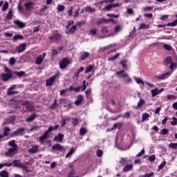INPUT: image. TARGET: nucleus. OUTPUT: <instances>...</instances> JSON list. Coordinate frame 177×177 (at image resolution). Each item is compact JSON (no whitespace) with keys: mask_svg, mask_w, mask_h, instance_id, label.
Here are the masks:
<instances>
[{"mask_svg":"<svg viewBox=\"0 0 177 177\" xmlns=\"http://www.w3.org/2000/svg\"><path fill=\"white\" fill-rule=\"evenodd\" d=\"M13 167H16L17 168H21V169H23V171H26L27 174L28 172H31V170H30V167L28 165H31V162H25L24 163L20 162V160H15L12 162Z\"/></svg>","mask_w":177,"mask_h":177,"instance_id":"nucleus-1","label":"nucleus"},{"mask_svg":"<svg viewBox=\"0 0 177 177\" xmlns=\"http://www.w3.org/2000/svg\"><path fill=\"white\" fill-rule=\"evenodd\" d=\"M4 71L6 73H2L1 75V78L4 82H8V81L13 77V71L9 69L6 66H4Z\"/></svg>","mask_w":177,"mask_h":177,"instance_id":"nucleus-2","label":"nucleus"},{"mask_svg":"<svg viewBox=\"0 0 177 177\" xmlns=\"http://www.w3.org/2000/svg\"><path fill=\"white\" fill-rule=\"evenodd\" d=\"M49 40L52 41L53 42H56V41H60L62 39V35L59 34L57 30H55L54 34L50 37H48Z\"/></svg>","mask_w":177,"mask_h":177,"instance_id":"nucleus-3","label":"nucleus"},{"mask_svg":"<svg viewBox=\"0 0 177 177\" xmlns=\"http://www.w3.org/2000/svg\"><path fill=\"white\" fill-rule=\"evenodd\" d=\"M71 60L67 59V58H63L59 62V67L63 70L64 68H66L68 66V64H71Z\"/></svg>","mask_w":177,"mask_h":177,"instance_id":"nucleus-4","label":"nucleus"},{"mask_svg":"<svg viewBox=\"0 0 177 177\" xmlns=\"http://www.w3.org/2000/svg\"><path fill=\"white\" fill-rule=\"evenodd\" d=\"M23 106L26 107L27 111H34V105L30 101H26L23 103Z\"/></svg>","mask_w":177,"mask_h":177,"instance_id":"nucleus-5","label":"nucleus"},{"mask_svg":"<svg viewBox=\"0 0 177 177\" xmlns=\"http://www.w3.org/2000/svg\"><path fill=\"white\" fill-rule=\"evenodd\" d=\"M30 154H37L39 151V146L38 145H32V147L28 150Z\"/></svg>","mask_w":177,"mask_h":177,"instance_id":"nucleus-6","label":"nucleus"},{"mask_svg":"<svg viewBox=\"0 0 177 177\" xmlns=\"http://www.w3.org/2000/svg\"><path fill=\"white\" fill-rule=\"evenodd\" d=\"M17 152V148H9L7 151H6V156L7 157H12L15 156Z\"/></svg>","mask_w":177,"mask_h":177,"instance_id":"nucleus-7","label":"nucleus"},{"mask_svg":"<svg viewBox=\"0 0 177 177\" xmlns=\"http://www.w3.org/2000/svg\"><path fill=\"white\" fill-rule=\"evenodd\" d=\"M15 89H16V84H14L12 86H10L9 88H8L7 95H8V96L16 95V93H17V91H15Z\"/></svg>","mask_w":177,"mask_h":177,"instance_id":"nucleus-8","label":"nucleus"},{"mask_svg":"<svg viewBox=\"0 0 177 177\" xmlns=\"http://www.w3.org/2000/svg\"><path fill=\"white\" fill-rule=\"evenodd\" d=\"M56 77H57V75H55L52 77H50L48 80L46 81V86H50L54 84L55 81L56 80Z\"/></svg>","mask_w":177,"mask_h":177,"instance_id":"nucleus-9","label":"nucleus"},{"mask_svg":"<svg viewBox=\"0 0 177 177\" xmlns=\"http://www.w3.org/2000/svg\"><path fill=\"white\" fill-rule=\"evenodd\" d=\"M26 46H27V44L26 43H22L16 48V50L18 53H21L26 50Z\"/></svg>","mask_w":177,"mask_h":177,"instance_id":"nucleus-10","label":"nucleus"},{"mask_svg":"<svg viewBox=\"0 0 177 177\" xmlns=\"http://www.w3.org/2000/svg\"><path fill=\"white\" fill-rule=\"evenodd\" d=\"M52 150H56L57 151H63L65 150L63 146L60 145V144H55L51 147Z\"/></svg>","mask_w":177,"mask_h":177,"instance_id":"nucleus-11","label":"nucleus"},{"mask_svg":"<svg viewBox=\"0 0 177 177\" xmlns=\"http://www.w3.org/2000/svg\"><path fill=\"white\" fill-rule=\"evenodd\" d=\"M45 56H46V53H43L42 55H39L36 59V64H41L42 63L44 59H45Z\"/></svg>","mask_w":177,"mask_h":177,"instance_id":"nucleus-12","label":"nucleus"},{"mask_svg":"<svg viewBox=\"0 0 177 177\" xmlns=\"http://www.w3.org/2000/svg\"><path fill=\"white\" fill-rule=\"evenodd\" d=\"M127 75L128 74H127L125 71L122 70L118 71L115 74V75H117L118 78H122V80H124V78H125Z\"/></svg>","mask_w":177,"mask_h":177,"instance_id":"nucleus-13","label":"nucleus"},{"mask_svg":"<svg viewBox=\"0 0 177 177\" xmlns=\"http://www.w3.org/2000/svg\"><path fill=\"white\" fill-rule=\"evenodd\" d=\"M48 134L49 133L48 131H45L44 133L39 137V142H40V143H43L44 140H46V138H48Z\"/></svg>","mask_w":177,"mask_h":177,"instance_id":"nucleus-14","label":"nucleus"},{"mask_svg":"<svg viewBox=\"0 0 177 177\" xmlns=\"http://www.w3.org/2000/svg\"><path fill=\"white\" fill-rule=\"evenodd\" d=\"M63 138H64V135H63L62 133H59L55 137L54 140L55 142L62 143V142H63Z\"/></svg>","mask_w":177,"mask_h":177,"instance_id":"nucleus-15","label":"nucleus"},{"mask_svg":"<svg viewBox=\"0 0 177 177\" xmlns=\"http://www.w3.org/2000/svg\"><path fill=\"white\" fill-rule=\"evenodd\" d=\"M35 118H37V114H35V113H32L26 120V122H32V121L35 120Z\"/></svg>","mask_w":177,"mask_h":177,"instance_id":"nucleus-16","label":"nucleus"},{"mask_svg":"<svg viewBox=\"0 0 177 177\" xmlns=\"http://www.w3.org/2000/svg\"><path fill=\"white\" fill-rule=\"evenodd\" d=\"M111 31V27L110 26H103L101 28V32L102 34H107V32H110Z\"/></svg>","mask_w":177,"mask_h":177,"instance_id":"nucleus-17","label":"nucleus"},{"mask_svg":"<svg viewBox=\"0 0 177 177\" xmlns=\"http://www.w3.org/2000/svg\"><path fill=\"white\" fill-rule=\"evenodd\" d=\"M66 34H74L75 32V30H77V26L74 25L70 28H66Z\"/></svg>","mask_w":177,"mask_h":177,"instance_id":"nucleus-18","label":"nucleus"},{"mask_svg":"<svg viewBox=\"0 0 177 177\" xmlns=\"http://www.w3.org/2000/svg\"><path fill=\"white\" fill-rule=\"evenodd\" d=\"M169 75H171V73L167 72L165 74H162V75L157 76V78H159V80H165V78H168V77H169Z\"/></svg>","mask_w":177,"mask_h":177,"instance_id":"nucleus-19","label":"nucleus"},{"mask_svg":"<svg viewBox=\"0 0 177 177\" xmlns=\"http://www.w3.org/2000/svg\"><path fill=\"white\" fill-rule=\"evenodd\" d=\"M146 103V102L145 101V100L143 99H140V100L138 101V104H137V106H136V109H141L142 106H144V104Z\"/></svg>","mask_w":177,"mask_h":177,"instance_id":"nucleus-20","label":"nucleus"},{"mask_svg":"<svg viewBox=\"0 0 177 177\" xmlns=\"http://www.w3.org/2000/svg\"><path fill=\"white\" fill-rule=\"evenodd\" d=\"M34 6V3L32 1H29L25 3V8L26 10H30Z\"/></svg>","mask_w":177,"mask_h":177,"instance_id":"nucleus-21","label":"nucleus"},{"mask_svg":"<svg viewBox=\"0 0 177 177\" xmlns=\"http://www.w3.org/2000/svg\"><path fill=\"white\" fill-rule=\"evenodd\" d=\"M133 168V165H126L123 168V172H128V171H131Z\"/></svg>","mask_w":177,"mask_h":177,"instance_id":"nucleus-22","label":"nucleus"},{"mask_svg":"<svg viewBox=\"0 0 177 177\" xmlns=\"http://www.w3.org/2000/svg\"><path fill=\"white\" fill-rule=\"evenodd\" d=\"M12 165H13V163L11 162H7L6 163H0V169H2V168H3V167H12Z\"/></svg>","mask_w":177,"mask_h":177,"instance_id":"nucleus-23","label":"nucleus"},{"mask_svg":"<svg viewBox=\"0 0 177 177\" xmlns=\"http://www.w3.org/2000/svg\"><path fill=\"white\" fill-rule=\"evenodd\" d=\"M57 128H59V124H56L54 127L50 126L46 131L49 133L50 132H52V131H55Z\"/></svg>","mask_w":177,"mask_h":177,"instance_id":"nucleus-24","label":"nucleus"},{"mask_svg":"<svg viewBox=\"0 0 177 177\" xmlns=\"http://www.w3.org/2000/svg\"><path fill=\"white\" fill-rule=\"evenodd\" d=\"M6 17L8 20H10L13 17V10H9Z\"/></svg>","mask_w":177,"mask_h":177,"instance_id":"nucleus-25","label":"nucleus"},{"mask_svg":"<svg viewBox=\"0 0 177 177\" xmlns=\"http://www.w3.org/2000/svg\"><path fill=\"white\" fill-rule=\"evenodd\" d=\"M8 145L12 148V149H17V145H16V140H12L8 142Z\"/></svg>","mask_w":177,"mask_h":177,"instance_id":"nucleus-26","label":"nucleus"},{"mask_svg":"<svg viewBox=\"0 0 177 177\" xmlns=\"http://www.w3.org/2000/svg\"><path fill=\"white\" fill-rule=\"evenodd\" d=\"M88 57H89V53L84 52L80 57V60H85Z\"/></svg>","mask_w":177,"mask_h":177,"instance_id":"nucleus-27","label":"nucleus"},{"mask_svg":"<svg viewBox=\"0 0 177 177\" xmlns=\"http://www.w3.org/2000/svg\"><path fill=\"white\" fill-rule=\"evenodd\" d=\"M14 41H16L19 39H24V37L21 35H15L12 38Z\"/></svg>","mask_w":177,"mask_h":177,"instance_id":"nucleus-28","label":"nucleus"},{"mask_svg":"<svg viewBox=\"0 0 177 177\" xmlns=\"http://www.w3.org/2000/svg\"><path fill=\"white\" fill-rule=\"evenodd\" d=\"M123 82L124 84H131V82H132V79H131V77L127 75V77L123 78Z\"/></svg>","mask_w":177,"mask_h":177,"instance_id":"nucleus-29","label":"nucleus"},{"mask_svg":"<svg viewBox=\"0 0 177 177\" xmlns=\"http://www.w3.org/2000/svg\"><path fill=\"white\" fill-rule=\"evenodd\" d=\"M81 102H82V95H80L77 96V100L75 102V104H76V106H80Z\"/></svg>","mask_w":177,"mask_h":177,"instance_id":"nucleus-30","label":"nucleus"},{"mask_svg":"<svg viewBox=\"0 0 177 177\" xmlns=\"http://www.w3.org/2000/svg\"><path fill=\"white\" fill-rule=\"evenodd\" d=\"M15 24H17V26H18L19 27H21V28L26 26V24L23 23L20 20H15Z\"/></svg>","mask_w":177,"mask_h":177,"instance_id":"nucleus-31","label":"nucleus"},{"mask_svg":"<svg viewBox=\"0 0 177 177\" xmlns=\"http://www.w3.org/2000/svg\"><path fill=\"white\" fill-rule=\"evenodd\" d=\"M1 177H9V173L6 170H3L0 172Z\"/></svg>","mask_w":177,"mask_h":177,"instance_id":"nucleus-32","label":"nucleus"},{"mask_svg":"<svg viewBox=\"0 0 177 177\" xmlns=\"http://www.w3.org/2000/svg\"><path fill=\"white\" fill-rule=\"evenodd\" d=\"M96 9L95 8H91L90 6L86 7V12H90V13H93V12H95Z\"/></svg>","mask_w":177,"mask_h":177,"instance_id":"nucleus-33","label":"nucleus"},{"mask_svg":"<svg viewBox=\"0 0 177 177\" xmlns=\"http://www.w3.org/2000/svg\"><path fill=\"white\" fill-rule=\"evenodd\" d=\"M171 62H172V58L171 57H167L165 59V66H168V64H169V63H171Z\"/></svg>","mask_w":177,"mask_h":177,"instance_id":"nucleus-34","label":"nucleus"},{"mask_svg":"<svg viewBox=\"0 0 177 177\" xmlns=\"http://www.w3.org/2000/svg\"><path fill=\"white\" fill-rule=\"evenodd\" d=\"M8 8H9V3H8V1H6L3 5L1 10L3 12H5V10H8Z\"/></svg>","mask_w":177,"mask_h":177,"instance_id":"nucleus-35","label":"nucleus"},{"mask_svg":"<svg viewBox=\"0 0 177 177\" xmlns=\"http://www.w3.org/2000/svg\"><path fill=\"white\" fill-rule=\"evenodd\" d=\"M128 61L127 60H122L120 62V64H122V68H124V70H127V63Z\"/></svg>","mask_w":177,"mask_h":177,"instance_id":"nucleus-36","label":"nucleus"},{"mask_svg":"<svg viewBox=\"0 0 177 177\" xmlns=\"http://www.w3.org/2000/svg\"><path fill=\"white\" fill-rule=\"evenodd\" d=\"M24 129L21 128L17 129L16 131H14L13 133L15 136H17V135H19L20 133H21V132H24Z\"/></svg>","mask_w":177,"mask_h":177,"instance_id":"nucleus-37","label":"nucleus"},{"mask_svg":"<svg viewBox=\"0 0 177 177\" xmlns=\"http://www.w3.org/2000/svg\"><path fill=\"white\" fill-rule=\"evenodd\" d=\"M146 28H149V25L146 24H141L139 26L140 30H146Z\"/></svg>","mask_w":177,"mask_h":177,"instance_id":"nucleus-38","label":"nucleus"},{"mask_svg":"<svg viewBox=\"0 0 177 177\" xmlns=\"http://www.w3.org/2000/svg\"><path fill=\"white\" fill-rule=\"evenodd\" d=\"M133 79L136 80L137 84H141L142 85H145V82H143V80H142L140 78L134 77Z\"/></svg>","mask_w":177,"mask_h":177,"instance_id":"nucleus-39","label":"nucleus"},{"mask_svg":"<svg viewBox=\"0 0 177 177\" xmlns=\"http://www.w3.org/2000/svg\"><path fill=\"white\" fill-rule=\"evenodd\" d=\"M9 132H10V129H9L8 127H4L3 133L8 136L9 135Z\"/></svg>","mask_w":177,"mask_h":177,"instance_id":"nucleus-40","label":"nucleus"},{"mask_svg":"<svg viewBox=\"0 0 177 177\" xmlns=\"http://www.w3.org/2000/svg\"><path fill=\"white\" fill-rule=\"evenodd\" d=\"M149 117H150V115H149V113H143L142 122H143L146 121V120H148Z\"/></svg>","mask_w":177,"mask_h":177,"instance_id":"nucleus-41","label":"nucleus"},{"mask_svg":"<svg viewBox=\"0 0 177 177\" xmlns=\"http://www.w3.org/2000/svg\"><path fill=\"white\" fill-rule=\"evenodd\" d=\"M177 25V19L173 21L171 23H168L167 26L169 27H175Z\"/></svg>","mask_w":177,"mask_h":177,"instance_id":"nucleus-42","label":"nucleus"},{"mask_svg":"<svg viewBox=\"0 0 177 177\" xmlns=\"http://www.w3.org/2000/svg\"><path fill=\"white\" fill-rule=\"evenodd\" d=\"M57 9L59 12H63L66 9V7L63 5H58Z\"/></svg>","mask_w":177,"mask_h":177,"instance_id":"nucleus-43","label":"nucleus"},{"mask_svg":"<svg viewBox=\"0 0 177 177\" xmlns=\"http://www.w3.org/2000/svg\"><path fill=\"white\" fill-rule=\"evenodd\" d=\"M41 127L39 126H32L30 129V132H32V131H38Z\"/></svg>","mask_w":177,"mask_h":177,"instance_id":"nucleus-44","label":"nucleus"},{"mask_svg":"<svg viewBox=\"0 0 177 177\" xmlns=\"http://www.w3.org/2000/svg\"><path fill=\"white\" fill-rule=\"evenodd\" d=\"M168 132H169V130H168L167 129H162V130H160V135H167V133H168Z\"/></svg>","mask_w":177,"mask_h":177,"instance_id":"nucleus-45","label":"nucleus"},{"mask_svg":"<svg viewBox=\"0 0 177 177\" xmlns=\"http://www.w3.org/2000/svg\"><path fill=\"white\" fill-rule=\"evenodd\" d=\"M15 63H16V59H15V57L10 58V60H9L10 66H13V64H15Z\"/></svg>","mask_w":177,"mask_h":177,"instance_id":"nucleus-46","label":"nucleus"},{"mask_svg":"<svg viewBox=\"0 0 177 177\" xmlns=\"http://www.w3.org/2000/svg\"><path fill=\"white\" fill-rule=\"evenodd\" d=\"M169 149H174V150H176L177 149V143H171L169 145Z\"/></svg>","mask_w":177,"mask_h":177,"instance_id":"nucleus-47","label":"nucleus"},{"mask_svg":"<svg viewBox=\"0 0 177 177\" xmlns=\"http://www.w3.org/2000/svg\"><path fill=\"white\" fill-rule=\"evenodd\" d=\"M15 74L16 75H17V77H23V75H24L25 73H24V71H19V72L15 71Z\"/></svg>","mask_w":177,"mask_h":177,"instance_id":"nucleus-48","label":"nucleus"},{"mask_svg":"<svg viewBox=\"0 0 177 177\" xmlns=\"http://www.w3.org/2000/svg\"><path fill=\"white\" fill-rule=\"evenodd\" d=\"M80 133L82 136H84V135H85V133H86V129H85V128L82 127L80 129Z\"/></svg>","mask_w":177,"mask_h":177,"instance_id":"nucleus-49","label":"nucleus"},{"mask_svg":"<svg viewBox=\"0 0 177 177\" xmlns=\"http://www.w3.org/2000/svg\"><path fill=\"white\" fill-rule=\"evenodd\" d=\"M120 127H121V123H115L113 124V127L111 129V131H114V129H117V128H120Z\"/></svg>","mask_w":177,"mask_h":177,"instance_id":"nucleus-50","label":"nucleus"},{"mask_svg":"<svg viewBox=\"0 0 177 177\" xmlns=\"http://www.w3.org/2000/svg\"><path fill=\"white\" fill-rule=\"evenodd\" d=\"M72 125L73 127H76V125H78V119L77 118L73 119Z\"/></svg>","mask_w":177,"mask_h":177,"instance_id":"nucleus-51","label":"nucleus"},{"mask_svg":"<svg viewBox=\"0 0 177 177\" xmlns=\"http://www.w3.org/2000/svg\"><path fill=\"white\" fill-rule=\"evenodd\" d=\"M96 154H97V157H102V156H103V151L98 149L96 151Z\"/></svg>","mask_w":177,"mask_h":177,"instance_id":"nucleus-52","label":"nucleus"},{"mask_svg":"<svg viewBox=\"0 0 177 177\" xmlns=\"http://www.w3.org/2000/svg\"><path fill=\"white\" fill-rule=\"evenodd\" d=\"M92 70H93V66L89 65L86 68V73H90V71H92Z\"/></svg>","mask_w":177,"mask_h":177,"instance_id":"nucleus-53","label":"nucleus"},{"mask_svg":"<svg viewBox=\"0 0 177 177\" xmlns=\"http://www.w3.org/2000/svg\"><path fill=\"white\" fill-rule=\"evenodd\" d=\"M73 153H74V149L71 148L70 151L66 155V158H68L70 156H72Z\"/></svg>","mask_w":177,"mask_h":177,"instance_id":"nucleus-54","label":"nucleus"},{"mask_svg":"<svg viewBox=\"0 0 177 177\" xmlns=\"http://www.w3.org/2000/svg\"><path fill=\"white\" fill-rule=\"evenodd\" d=\"M97 32V31L96 30V29H91L89 31L90 35H96Z\"/></svg>","mask_w":177,"mask_h":177,"instance_id":"nucleus-55","label":"nucleus"},{"mask_svg":"<svg viewBox=\"0 0 177 177\" xmlns=\"http://www.w3.org/2000/svg\"><path fill=\"white\" fill-rule=\"evenodd\" d=\"M120 117H122L123 118H129V117H131V113L127 112L124 115H120Z\"/></svg>","mask_w":177,"mask_h":177,"instance_id":"nucleus-56","label":"nucleus"},{"mask_svg":"<svg viewBox=\"0 0 177 177\" xmlns=\"http://www.w3.org/2000/svg\"><path fill=\"white\" fill-rule=\"evenodd\" d=\"M114 31L117 33L118 32V31H121V26L118 25L116 26H115L114 28Z\"/></svg>","mask_w":177,"mask_h":177,"instance_id":"nucleus-57","label":"nucleus"},{"mask_svg":"<svg viewBox=\"0 0 177 177\" xmlns=\"http://www.w3.org/2000/svg\"><path fill=\"white\" fill-rule=\"evenodd\" d=\"M169 68L170 70H172V71L175 70L176 68V64L171 63Z\"/></svg>","mask_w":177,"mask_h":177,"instance_id":"nucleus-58","label":"nucleus"},{"mask_svg":"<svg viewBox=\"0 0 177 177\" xmlns=\"http://www.w3.org/2000/svg\"><path fill=\"white\" fill-rule=\"evenodd\" d=\"M73 24H74V21H73V20L68 21V24L66 25V28H69L71 26H73Z\"/></svg>","mask_w":177,"mask_h":177,"instance_id":"nucleus-59","label":"nucleus"},{"mask_svg":"<svg viewBox=\"0 0 177 177\" xmlns=\"http://www.w3.org/2000/svg\"><path fill=\"white\" fill-rule=\"evenodd\" d=\"M172 120H173V121L170 122L171 125H176V124H177V118H175V117H173Z\"/></svg>","mask_w":177,"mask_h":177,"instance_id":"nucleus-60","label":"nucleus"},{"mask_svg":"<svg viewBox=\"0 0 177 177\" xmlns=\"http://www.w3.org/2000/svg\"><path fill=\"white\" fill-rule=\"evenodd\" d=\"M125 162H127V160L124 158H121L120 160V164H121V165H125Z\"/></svg>","mask_w":177,"mask_h":177,"instance_id":"nucleus-61","label":"nucleus"},{"mask_svg":"<svg viewBox=\"0 0 177 177\" xmlns=\"http://www.w3.org/2000/svg\"><path fill=\"white\" fill-rule=\"evenodd\" d=\"M120 56V53H116L114 56L111 57V58L109 59V60H115L117 57Z\"/></svg>","mask_w":177,"mask_h":177,"instance_id":"nucleus-62","label":"nucleus"},{"mask_svg":"<svg viewBox=\"0 0 177 177\" xmlns=\"http://www.w3.org/2000/svg\"><path fill=\"white\" fill-rule=\"evenodd\" d=\"M164 48L166 49V50H171L172 47L168 44H165Z\"/></svg>","mask_w":177,"mask_h":177,"instance_id":"nucleus-63","label":"nucleus"},{"mask_svg":"<svg viewBox=\"0 0 177 177\" xmlns=\"http://www.w3.org/2000/svg\"><path fill=\"white\" fill-rule=\"evenodd\" d=\"M153 175H154V172H151L149 174H146L145 175H142V177H151V176H153Z\"/></svg>","mask_w":177,"mask_h":177,"instance_id":"nucleus-64","label":"nucleus"}]
</instances>
